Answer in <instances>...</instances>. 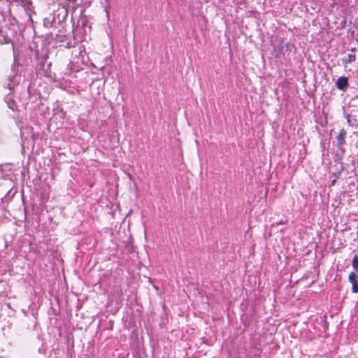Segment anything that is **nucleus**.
<instances>
[{
    "label": "nucleus",
    "mask_w": 358,
    "mask_h": 358,
    "mask_svg": "<svg viewBox=\"0 0 358 358\" xmlns=\"http://www.w3.org/2000/svg\"><path fill=\"white\" fill-rule=\"evenodd\" d=\"M347 135V132L344 129H342L338 135L336 136L337 141V147L340 153L337 154V156L339 157L340 159H342L344 153L345 152V148L343 147L344 144H345V136Z\"/></svg>",
    "instance_id": "1"
},
{
    "label": "nucleus",
    "mask_w": 358,
    "mask_h": 358,
    "mask_svg": "<svg viewBox=\"0 0 358 358\" xmlns=\"http://www.w3.org/2000/svg\"><path fill=\"white\" fill-rule=\"evenodd\" d=\"M336 87L338 90L345 91L348 85V79L345 76L339 77L336 81Z\"/></svg>",
    "instance_id": "2"
},
{
    "label": "nucleus",
    "mask_w": 358,
    "mask_h": 358,
    "mask_svg": "<svg viewBox=\"0 0 358 358\" xmlns=\"http://www.w3.org/2000/svg\"><path fill=\"white\" fill-rule=\"evenodd\" d=\"M83 0H66L68 8H71L75 10L76 7L83 3Z\"/></svg>",
    "instance_id": "3"
},
{
    "label": "nucleus",
    "mask_w": 358,
    "mask_h": 358,
    "mask_svg": "<svg viewBox=\"0 0 358 358\" xmlns=\"http://www.w3.org/2000/svg\"><path fill=\"white\" fill-rule=\"evenodd\" d=\"M343 62L345 64L352 63L356 60L355 48L351 50V53L348 55L347 58L343 59Z\"/></svg>",
    "instance_id": "4"
},
{
    "label": "nucleus",
    "mask_w": 358,
    "mask_h": 358,
    "mask_svg": "<svg viewBox=\"0 0 358 358\" xmlns=\"http://www.w3.org/2000/svg\"><path fill=\"white\" fill-rule=\"evenodd\" d=\"M17 78H19V76L15 75V76H13V78L12 79L9 80V83L7 84V87L9 90H11L14 88V86L16 85L17 82L19 81L17 80Z\"/></svg>",
    "instance_id": "5"
},
{
    "label": "nucleus",
    "mask_w": 358,
    "mask_h": 358,
    "mask_svg": "<svg viewBox=\"0 0 358 358\" xmlns=\"http://www.w3.org/2000/svg\"><path fill=\"white\" fill-rule=\"evenodd\" d=\"M6 101L8 103V106L9 108L12 109L13 110H15V104L14 101L11 99V96L10 95H8L6 98Z\"/></svg>",
    "instance_id": "6"
},
{
    "label": "nucleus",
    "mask_w": 358,
    "mask_h": 358,
    "mask_svg": "<svg viewBox=\"0 0 358 358\" xmlns=\"http://www.w3.org/2000/svg\"><path fill=\"white\" fill-rule=\"evenodd\" d=\"M357 278H358V275L355 272H351L349 274L348 280L351 283H352V282L357 281Z\"/></svg>",
    "instance_id": "7"
},
{
    "label": "nucleus",
    "mask_w": 358,
    "mask_h": 358,
    "mask_svg": "<svg viewBox=\"0 0 358 358\" xmlns=\"http://www.w3.org/2000/svg\"><path fill=\"white\" fill-rule=\"evenodd\" d=\"M352 267L355 270H358V256L355 255L352 262Z\"/></svg>",
    "instance_id": "8"
},
{
    "label": "nucleus",
    "mask_w": 358,
    "mask_h": 358,
    "mask_svg": "<svg viewBox=\"0 0 358 358\" xmlns=\"http://www.w3.org/2000/svg\"><path fill=\"white\" fill-rule=\"evenodd\" d=\"M352 292L353 293L358 292V281L352 282Z\"/></svg>",
    "instance_id": "9"
},
{
    "label": "nucleus",
    "mask_w": 358,
    "mask_h": 358,
    "mask_svg": "<svg viewBox=\"0 0 358 358\" xmlns=\"http://www.w3.org/2000/svg\"><path fill=\"white\" fill-rule=\"evenodd\" d=\"M290 46V44L287 43H285V44H282V48L284 49V48L285 47L286 48V50H289V48Z\"/></svg>",
    "instance_id": "10"
},
{
    "label": "nucleus",
    "mask_w": 358,
    "mask_h": 358,
    "mask_svg": "<svg viewBox=\"0 0 358 358\" xmlns=\"http://www.w3.org/2000/svg\"><path fill=\"white\" fill-rule=\"evenodd\" d=\"M346 118H347V121H348V124H351V122H350V115L349 114L346 115Z\"/></svg>",
    "instance_id": "11"
},
{
    "label": "nucleus",
    "mask_w": 358,
    "mask_h": 358,
    "mask_svg": "<svg viewBox=\"0 0 358 358\" xmlns=\"http://www.w3.org/2000/svg\"><path fill=\"white\" fill-rule=\"evenodd\" d=\"M346 118H347V121H348V124H351V122H350V115L349 114L346 115Z\"/></svg>",
    "instance_id": "12"
},
{
    "label": "nucleus",
    "mask_w": 358,
    "mask_h": 358,
    "mask_svg": "<svg viewBox=\"0 0 358 358\" xmlns=\"http://www.w3.org/2000/svg\"><path fill=\"white\" fill-rule=\"evenodd\" d=\"M356 229H357V237L358 238V222H357Z\"/></svg>",
    "instance_id": "13"
},
{
    "label": "nucleus",
    "mask_w": 358,
    "mask_h": 358,
    "mask_svg": "<svg viewBox=\"0 0 358 358\" xmlns=\"http://www.w3.org/2000/svg\"><path fill=\"white\" fill-rule=\"evenodd\" d=\"M5 40V43H9L10 40L7 39V38H4Z\"/></svg>",
    "instance_id": "14"
},
{
    "label": "nucleus",
    "mask_w": 358,
    "mask_h": 358,
    "mask_svg": "<svg viewBox=\"0 0 358 358\" xmlns=\"http://www.w3.org/2000/svg\"><path fill=\"white\" fill-rule=\"evenodd\" d=\"M0 358H3V357H0Z\"/></svg>",
    "instance_id": "15"
},
{
    "label": "nucleus",
    "mask_w": 358,
    "mask_h": 358,
    "mask_svg": "<svg viewBox=\"0 0 358 358\" xmlns=\"http://www.w3.org/2000/svg\"><path fill=\"white\" fill-rule=\"evenodd\" d=\"M357 166H358V160H357Z\"/></svg>",
    "instance_id": "16"
}]
</instances>
